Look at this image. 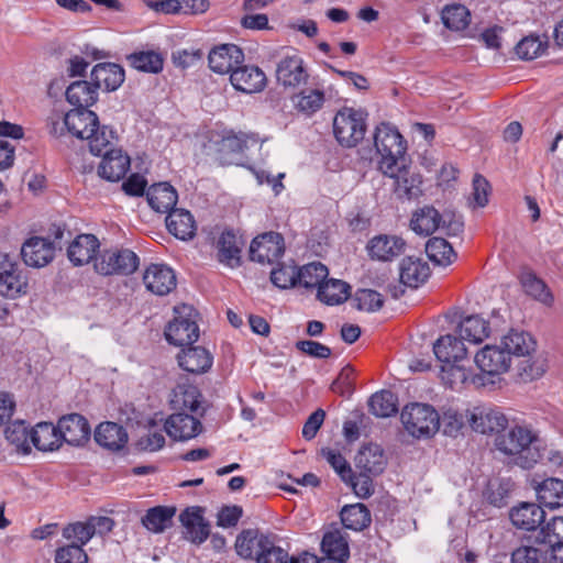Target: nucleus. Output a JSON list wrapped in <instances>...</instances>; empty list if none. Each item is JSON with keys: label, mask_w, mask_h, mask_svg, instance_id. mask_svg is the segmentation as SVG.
Returning a JSON list of instances; mask_svg holds the SVG:
<instances>
[{"label": "nucleus", "mask_w": 563, "mask_h": 563, "mask_svg": "<svg viewBox=\"0 0 563 563\" xmlns=\"http://www.w3.org/2000/svg\"><path fill=\"white\" fill-rule=\"evenodd\" d=\"M495 449L510 463L525 468H532L543 455V443L537 431L523 424L511 426L497 434Z\"/></svg>", "instance_id": "nucleus-1"}, {"label": "nucleus", "mask_w": 563, "mask_h": 563, "mask_svg": "<svg viewBox=\"0 0 563 563\" xmlns=\"http://www.w3.org/2000/svg\"><path fill=\"white\" fill-rule=\"evenodd\" d=\"M67 132L73 136L86 140L89 151L99 156L107 146H111L115 135L112 129L100 125L98 115L88 109L75 108L65 113Z\"/></svg>", "instance_id": "nucleus-2"}, {"label": "nucleus", "mask_w": 563, "mask_h": 563, "mask_svg": "<svg viewBox=\"0 0 563 563\" xmlns=\"http://www.w3.org/2000/svg\"><path fill=\"white\" fill-rule=\"evenodd\" d=\"M374 145L379 157L377 166L382 173H391L395 166L406 164V142L398 130L389 123L376 126Z\"/></svg>", "instance_id": "nucleus-3"}, {"label": "nucleus", "mask_w": 563, "mask_h": 563, "mask_svg": "<svg viewBox=\"0 0 563 563\" xmlns=\"http://www.w3.org/2000/svg\"><path fill=\"white\" fill-rule=\"evenodd\" d=\"M400 419L405 430L417 439L431 438L440 429V415L429 404L406 405L400 413Z\"/></svg>", "instance_id": "nucleus-4"}, {"label": "nucleus", "mask_w": 563, "mask_h": 563, "mask_svg": "<svg viewBox=\"0 0 563 563\" xmlns=\"http://www.w3.org/2000/svg\"><path fill=\"white\" fill-rule=\"evenodd\" d=\"M365 131V113L362 110L345 107L333 119V133L342 146H355L363 140Z\"/></svg>", "instance_id": "nucleus-5"}, {"label": "nucleus", "mask_w": 563, "mask_h": 563, "mask_svg": "<svg viewBox=\"0 0 563 563\" xmlns=\"http://www.w3.org/2000/svg\"><path fill=\"white\" fill-rule=\"evenodd\" d=\"M177 314L165 330L166 340L176 345L185 346L192 344L199 338V328L195 320V311L191 307H175Z\"/></svg>", "instance_id": "nucleus-6"}, {"label": "nucleus", "mask_w": 563, "mask_h": 563, "mask_svg": "<svg viewBox=\"0 0 563 563\" xmlns=\"http://www.w3.org/2000/svg\"><path fill=\"white\" fill-rule=\"evenodd\" d=\"M139 257L130 250H106L95 261V269L103 276L129 275L136 271Z\"/></svg>", "instance_id": "nucleus-7"}, {"label": "nucleus", "mask_w": 563, "mask_h": 563, "mask_svg": "<svg viewBox=\"0 0 563 563\" xmlns=\"http://www.w3.org/2000/svg\"><path fill=\"white\" fill-rule=\"evenodd\" d=\"M466 420L473 431L482 434L501 433L508 426L505 413L495 407L482 405L466 411Z\"/></svg>", "instance_id": "nucleus-8"}, {"label": "nucleus", "mask_w": 563, "mask_h": 563, "mask_svg": "<svg viewBox=\"0 0 563 563\" xmlns=\"http://www.w3.org/2000/svg\"><path fill=\"white\" fill-rule=\"evenodd\" d=\"M477 368L495 383V377L508 372L511 366L510 356L505 351L501 342L499 344H486L474 356Z\"/></svg>", "instance_id": "nucleus-9"}, {"label": "nucleus", "mask_w": 563, "mask_h": 563, "mask_svg": "<svg viewBox=\"0 0 563 563\" xmlns=\"http://www.w3.org/2000/svg\"><path fill=\"white\" fill-rule=\"evenodd\" d=\"M27 287V278L19 263L8 254H0V295L14 299L25 295Z\"/></svg>", "instance_id": "nucleus-10"}, {"label": "nucleus", "mask_w": 563, "mask_h": 563, "mask_svg": "<svg viewBox=\"0 0 563 563\" xmlns=\"http://www.w3.org/2000/svg\"><path fill=\"white\" fill-rule=\"evenodd\" d=\"M284 239L279 233L268 232L256 236L250 246V257L260 264H272L284 254Z\"/></svg>", "instance_id": "nucleus-11"}, {"label": "nucleus", "mask_w": 563, "mask_h": 563, "mask_svg": "<svg viewBox=\"0 0 563 563\" xmlns=\"http://www.w3.org/2000/svg\"><path fill=\"white\" fill-rule=\"evenodd\" d=\"M383 174L394 179V191L399 198L411 200L422 195L421 176L410 169L408 159L404 166H395L391 173Z\"/></svg>", "instance_id": "nucleus-12"}, {"label": "nucleus", "mask_w": 563, "mask_h": 563, "mask_svg": "<svg viewBox=\"0 0 563 563\" xmlns=\"http://www.w3.org/2000/svg\"><path fill=\"white\" fill-rule=\"evenodd\" d=\"M244 60L242 49L234 44H222L212 48L208 55L209 67L213 73L232 74Z\"/></svg>", "instance_id": "nucleus-13"}, {"label": "nucleus", "mask_w": 563, "mask_h": 563, "mask_svg": "<svg viewBox=\"0 0 563 563\" xmlns=\"http://www.w3.org/2000/svg\"><path fill=\"white\" fill-rule=\"evenodd\" d=\"M277 81L289 88H296L307 84L309 74L306 69L303 59L297 55L284 56L276 67Z\"/></svg>", "instance_id": "nucleus-14"}, {"label": "nucleus", "mask_w": 563, "mask_h": 563, "mask_svg": "<svg viewBox=\"0 0 563 563\" xmlns=\"http://www.w3.org/2000/svg\"><path fill=\"white\" fill-rule=\"evenodd\" d=\"M143 283L148 291L156 296L168 295L176 288L174 271L164 264H151L143 274Z\"/></svg>", "instance_id": "nucleus-15"}, {"label": "nucleus", "mask_w": 563, "mask_h": 563, "mask_svg": "<svg viewBox=\"0 0 563 563\" xmlns=\"http://www.w3.org/2000/svg\"><path fill=\"white\" fill-rule=\"evenodd\" d=\"M21 255L27 266L41 268L53 261L55 246L48 239L34 236L24 242Z\"/></svg>", "instance_id": "nucleus-16"}, {"label": "nucleus", "mask_w": 563, "mask_h": 563, "mask_svg": "<svg viewBox=\"0 0 563 563\" xmlns=\"http://www.w3.org/2000/svg\"><path fill=\"white\" fill-rule=\"evenodd\" d=\"M179 520L185 529V539L194 544L203 543L210 536V526L203 518V509L200 507H189L185 509Z\"/></svg>", "instance_id": "nucleus-17"}, {"label": "nucleus", "mask_w": 563, "mask_h": 563, "mask_svg": "<svg viewBox=\"0 0 563 563\" xmlns=\"http://www.w3.org/2000/svg\"><path fill=\"white\" fill-rule=\"evenodd\" d=\"M166 433L176 441H188L202 431V424L197 417L184 412L170 415L164 424Z\"/></svg>", "instance_id": "nucleus-18"}, {"label": "nucleus", "mask_w": 563, "mask_h": 563, "mask_svg": "<svg viewBox=\"0 0 563 563\" xmlns=\"http://www.w3.org/2000/svg\"><path fill=\"white\" fill-rule=\"evenodd\" d=\"M406 242L397 235L379 234L367 243V252L372 260L389 262L405 252Z\"/></svg>", "instance_id": "nucleus-19"}, {"label": "nucleus", "mask_w": 563, "mask_h": 563, "mask_svg": "<svg viewBox=\"0 0 563 563\" xmlns=\"http://www.w3.org/2000/svg\"><path fill=\"white\" fill-rule=\"evenodd\" d=\"M57 427L62 442L65 441L70 445H82L90 435V427L87 420L78 413H70L60 418Z\"/></svg>", "instance_id": "nucleus-20"}, {"label": "nucleus", "mask_w": 563, "mask_h": 563, "mask_svg": "<svg viewBox=\"0 0 563 563\" xmlns=\"http://www.w3.org/2000/svg\"><path fill=\"white\" fill-rule=\"evenodd\" d=\"M103 158L98 167L100 177L109 181H119L130 168V157L121 150L107 146L101 155Z\"/></svg>", "instance_id": "nucleus-21"}, {"label": "nucleus", "mask_w": 563, "mask_h": 563, "mask_svg": "<svg viewBox=\"0 0 563 563\" xmlns=\"http://www.w3.org/2000/svg\"><path fill=\"white\" fill-rule=\"evenodd\" d=\"M232 86L242 92L254 93L262 91L266 86L264 71L256 66H236L230 75Z\"/></svg>", "instance_id": "nucleus-22"}, {"label": "nucleus", "mask_w": 563, "mask_h": 563, "mask_svg": "<svg viewBox=\"0 0 563 563\" xmlns=\"http://www.w3.org/2000/svg\"><path fill=\"white\" fill-rule=\"evenodd\" d=\"M170 405L175 410H189L198 416L206 411L199 389L190 384H178L173 389Z\"/></svg>", "instance_id": "nucleus-23"}, {"label": "nucleus", "mask_w": 563, "mask_h": 563, "mask_svg": "<svg viewBox=\"0 0 563 563\" xmlns=\"http://www.w3.org/2000/svg\"><path fill=\"white\" fill-rule=\"evenodd\" d=\"M430 276V268L420 257L407 256L399 264V279L404 286L418 288Z\"/></svg>", "instance_id": "nucleus-24"}, {"label": "nucleus", "mask_w": 563, "mask_h": 563, "mask_svg": "<svg viewBox=\"0 0 563 563\" xmlns=\"http://www.w3.org/2000/svg\"><path fill=\"white\" fill-rule=\"evenodd\" d=\"M271 536L261 533L256 529H246L238 534L235 540L236 554L244 560L257 561L258 553L264 550Z\"/></svg>", "instance_id": "nucleus-25"}, {"label": "nucleus", "mask_w": 563, "mask_h": 563, "mask_svg": "<svg viewBox=\"0 0 563 563\" xmlns=\"http://www.w3.org/2000/svg\"><path fill=\"white\" fill-rule=\"evenodd\" d=\"M544 510L534 503H521L510 511V520L518 529L532 531L544 521Z\"/></svg>", "instance_id": "nucleus-26"}, {"label": "nucleus", "mask_w": 563, "mask_h": 563, "mask_svg": "<svg viewBox=\"0 0 563 563\" xmlns=\"http://www.w3.org/2000/svg\"><path fill=\"white\" fill-rule=\"evenodd\" d=\"M179 366L192 374H202L212 366V355L208 350L201 346H191L183 349L177 355Z\"/></svg>", "instance_id": "nucleus-27"}, {"label": "nucleus", "mask_w": 563, "mask_h": 563, "mask_svg": "<svg viewBox=\"0 0 563 563\" xmlns=\"http://www.w3.org/2000/svg\"><path fill=\"white\" fill-rule=\"evenodd\" d=\"M91 79L98 89L117 90L124 81V69L113 63L96 65L91 70Z\"/></svg>", "instance_id": "nucleus-28"}, {"label": "nucleus", "mask_w": 563, "mask_h": 563, "mask_svg": "<svg viewBox=\"0 0 563 563\" xmlns=\"http://www.w3.org/2000/svg\"><path fill=\"white\" fill-rule=\"evenodd\" d=\"M433 352L441 363H460L466 357V349L462 339L446 334L433 343Z\"/></svg>", "instance_id": "nucleus-29"}, {"label": "nucleus", "mask_w": 563, "mask_h": 563, "mask_svg": "<svg viewBox=\"0 0 563 563\" xmlns=\"http://www.w3.org/2000/svg\"><path fill=\"white\" fill-rule=\"evenodd\" d=\"M98 249L99 241L95 235L80 234L68 246L67 255L74 265L81 266L95 257Z\"/></svg>", "instance_id": "nucleus-30"}, {"label": "nucleus", "mask_w": 563, "mask_h": 563, "mask_svg": "<svg viewBox=\"0 0 563 563\" xmlns=\"http://www.w3.org/2000/svg\"><path fill=\"white\" fill-rule=\"evenodd\" d=\"M500 342L510 358L512 356L521 358L537 352V341L528 332L510 331L501 338Z\"/></svg>", "instance_id": "nucleus-31"}, {"label": "nucleus", "mask_w": 563, "mask_h": 563, "mask_svg": "<svg viewBox=\"0 0 563 563\" xmlns=\"http://www.w3.org/2000/svg\"><path fill=\"white\" fill-rule=\"evenodd\" d=\"M95 440L106 449L118 451L128 442V433L122 426L107 421L96 428Z\"/></svg>", "instance_id": "nucleus-32"}, {"label": "nucleus", "mask_w": 563, "mask_h": 563, "mask_svg": "<svg viewBox=\"0 0 563 563\" xmlns=\"http://www.w3.org/2000/svg\"><path fill=\"white\" fill-rule=\"evenodd\" d=\"M146 198L152 209L169 213L177 203L178 195L168 183H159L148 188Z\"/></svg>", "instance_id": "nucleus-33"}, {"label": "nucleus", "mask_w": 563, "mask_h": 563, "mask_svg": "<svg viewBox=\"0 0 563 563\" xmlns=\"http://www.w3.org/2000/svg\"><path fill=\"white\" fill-rule=\"evenodd\" d=\"M168 231L179 240L187 241L195 236L196 222L192 214L185 209H174L166 218Z\"/></svg>", "instance_id": "nucleus-34"}, {"label": "nucleus", "mask_w": 563, "mask_h": 563, "mask_svg": "<svg viewBox=\"0 0 563 563\" xmlns=\"http://www.w3.org/2000/svg\"><path fill=\"white\" fill-rule=\"evenodd\" d=\"M446 223V217H442L433 207L426 206L417 210L411 218V229L421 235H430Z\"/></svg>", "instance_id": "nucleus-35"}, {"label": "nucleus", "mask_w": 563, "mask_h": 563, "mask_svg": "<svg viewBox=\"0 0 563 563\" xmlns=\"http://www.w3.org/2000/svg\"><path fill=\"white\" fill-rule=\"evenodd\" d=\"M31 442L38 451H54L59 449L62 440L58 427L51 422H40L31 429Z\"/></svg>", "instance_id": "nucleus-36"}, {"label": "nucleus", "mask_w": 563, "mask_h": 563, "mask_svg": "<svg viewBox=\"0 0 563 563\" xmlns=\"http://www.w3.org/2000/svg\"><path fill=\"white\" fill-rule=\"evenodd\" d=\"M66 98L76 108L88 109L98 99V88L93 81L77 80L68 86Z\"/></svg>", "instance_id": "nucleus-37"}, {"label": "nucleus", "mask_w": 563, "mask_h": 563, "mask_svg": "<svg viewBox=\"0 0 563 563\" xmlns=\"http://www.w3.org/2000/svg\"><path fill=\"white\" fill-rule=\"evenodd\" d=\"M385 464L383 450L375 444L362 448L355 457L356 467L361 472L372 475L380 474L385 468Z\"/></svg>", "instance_id": "nucleus-38"}, {"label": "nucleus", "mask_w": 563, "mask_h": 563, "mask_svg": "<svg viewBox=\"0 0 563 563\" xmlns=\"http://www.w3.org/2000/svg\"><path fill=\"white\" fill-rule=\"evenodd\" d=\"M457 332L462 340L478 344L489 336L490 328L479 316H468L460 322Z\"/></svg>", "instance_id": "nucleus-39"}, {"label": "nucleus", "mask_w": 563, "mask_h": 563, "mask_svg": "<svg viewBox=\"0 0 563 563\" xmlns=\"http://www.w3.org/2000/svg\"><path fill=\"white\" fill-rule=\"evenodd\" d=\"M538 500L543 506L555 509L563 506V481L555 477L544 479L534 486Z\"/></svg>", "instance_id": "nucleus-40"}, {"label": "nucleus", "mask_w": 563, "mask_h": 563, "mask_svg": "<svg viewBox=\"0 0 563 563\" xmlns=\"http://www.w3.org/2000/svg\"><path fill=\"white\" fill-rule=\"evenodd\" d=\"M175 514V507L156 506L150 508L141 521L148 531L162 533L172 526Z\"/></svg>", "instance_id": "nucleus-41"}, {"label": "nucleus", "mask_w": 563, "mask_h": 563, "mask_svg": "<svg viewBox=\"0 0 563 563\" xmlns=\"http://www.w3.org/2000/svg\"><path fill=\"white\" fill-rule=\"evenodd\" d=\"M349 284L340 279H328L323 285H320L317 292L318 299L329 306L344 302L349 298Z\"/></svg>", "instance_id": "nucleus-42"}, {"label": "nucleus", "mask_w": 563, "mask_h": 563, "mask_svg": "<svg viewBox=\"0 0 563 563\" xmlns=\"http://www.w3.org/2000/svg\"><path fill=\"white\" fill-rule=\"evenodd\" d=\"M240 253L241 249L236 235L230 231L223 232L218 241L219 261L229 267L239 266Z\"/></svg>", "instance_id": "nucleus-43"}, {"label": "nucleus", "mask_w": 563, "mask_h": 563, "mask_svg": "<svg viewBox=\"0 0 563 563\" xmlns=\"http://www.w3.org/2000/svg\"><path fill=\"white\" fill-rule=\"evenodd\" d=\"M426 253L429 260L439 266H448L456 258L451 244L442 238L430 239L426 244Z\"/></svg>", "instance_id": "nucleus-44"}, {"label": "nucleus", "mask_w": 563, "mask_h": 563, "mask_svg": "<svg viewBox=\"0 0 563 563\" xmlns=\"http://www.w3.org/2000/svg\"><path fill=\"white\" fill-rule=\"evenodd\" d=\"M324 101V92L320 89H305L292 97L295 108L306 115H312L318 112Z\"/></svg>", "instance_id": "nucleus-45"}, {"label": "nucleus", "mask_w": 563, "mask_h": 563, "mask_svg": "<svg viewBox=\"0 0 563 563\" xmlns=\"http://www.w3.org/2000/svg\"><path fill=\"white\" fill-rule=\"evenodd\" d=\"M341 521L345 528L361 531L371 523V515L363 504L347 505L341 510Z\"/></svg>", "instance_id": "nucleus-46"}, {"label": "nucleus", "mask_w": 563, "mask_h": 563, "mask_svg": "<svg viewBox=\"0 0 563 563\" xmlns=\"http://www.w3.org/2000/svg\"><path fill=\"white\" fill-rule=\"evenodd\" d=\"M298 271V285L305 288H318L327 282L328 267L319 262L303 265Z\"/></svg>", "instance_id": "nucleus-47"}, {"label": "nucleus", "mask_w": 563, "mask_h": 563, "mask_svg": "<svg viewBox=\"0 0 563 563\" xmlns=\"http://www.w3.org/2000/svg\"><path fill=\"white\" fill-rule=\"evenodd\" d=\"M547 371V361L537 352L529 356H523L518 362L517 373L523 382H532L540 378Z\"/></svg>", "instance_id": "nucleus-48"}, {"label": "nucleus", "mask_w": 563, "mask_h": 563, "mask_svg": "<svg viewBox=\"0 0 563 563\" xmlns=\"http://www.w3.org/2000/svg\"><path fill=\"white\" fill-rule=\"evenodd\" d=\"M4 435L18 452L23 454L31 452V430L24 421L18 420L7 426Z\"/></svg>", "instance_id": "nucleus-49"}, {"label": "nucleus", "mask_w": 563, "mask_h": 563, "mask_svg": "<svg viewBox=\"0 0 563 563\" xmlns=\"http://www.w3.org/2000/svg\"><path fill=\"white\" fill-rule=\"evenodd\" d=\"M369 410L373 415L380 418H387L398 411L397 397L389 390L375 393L368 401Z\"/></svg>", "instance_id": "nucleus-50"}, {"label": "nucleus", "mask_w": 563, "mask_h": 563, "mask_svg": "<svg viewBox=\"0 0 563 563\" xmlns=\"http://www.w3.org/2000/svg\"><path fill=\"white\" fill-rule=\"evenodd\" d=\"M247 137L245 134H228L222 137L218 144L219 161L221 164L230 165L234 163L231 155L243 152L246 147Z\"/></svg>", "instance_id": "nucleus-51"}, {"label": "nucleus", "mask_w": 563, "mask_h": 563, "mask_svg": "<svg viewBox=\"0 0 563 563\" xmlns=\"http://www.w3.org/2000/svg\"><path fill=\"white\" fill-rule=\"evenodd\" d=\"M321 549L325 556L334 559L349 558V544L340 531H331L323 536Z\"/></svg>", "instance_id": "nucleus-52"}, {"label": "nucleus", "mask_w": 563, "mask_h": 563, "mask_svg": "<svg viewBox=\"0 0 563 563\" xmlns=\"http://www.w3.org/2000/svg\"><path fill=\"white\" fill-rule=\"evenodd\" d=\"M130 64L133 68L157 74L163 69V57L155 52H139L129 56Z\"/></svg>", "instance_id": "nucleus-53"}, {"label": "nucleus", "mask_w": 563, "mask_h": 563, "mask_svg": "<svg viewBox=\"0 0 563 563\" xmlns=\"http://www.w3.org/2000/svg\"><path fill=\"white\" fill-rule=\"evenodd\" d=\"M442 21L448 29L461 31L470 23V12L462 4L446 5L442 11Z\"/></svg>", "instance_id": "nucleus-54"}, {"label": "nucleus", "mask_w": 563, "mask_h": 563, "mask_svg": "<svg viewBox=\"0 0 563 563\" xmlns=\"http://www.w3.org/2000/svg\"><path fill=\"white\" fill-rule=\"evenodd\" d=\"M521 284L525 291L543 303H550L552 301V295L548 290L547 285L543 280L538 278L532 273H525L521 276Z\"/></svg>", "instance_id": "nucleus-55"}, {"label": "nucleus", "mask_w": 563, "mask_h": 563, "mask_svg": "<svg viewBox=\"0 0 563 563\" xmlns=\"http://www.w3.org/2000/svg\"><path fill=\"white\" fill-rule=\"evenodd\" d=\"M470 375V371L460 363H443L441 367V379L450 388L462 386Z\"/></svg>", "instance_id": "nucleus-56"}, {"label": "nucleus", "mask_w": 563, "mask_h": 563, "mask_svg": "<svg viewBox=\"0 0 563 563\" xmlns=\"http://www.w3.org/2000/svg\"><path fill=\"white\" fill-rule=\"evenodd\" d=\"M353 302L357 310L374 312L383 307V296L373 289H358L353 296Z\"/></svg>", "instance_id": "nucleus-57"}, {"label": "nucleus", "mask_w": 563, "mask_h": 563, "mask_svg": "<svg viewBox=\"0 0 563 563\" xmlns=\"http://www.w3.org/2000/svg\"><path fill=\"white\" fill-rule=\"evenodd\" d=\"M63 537L67 540H71L73 545H79L82 548L92 539L93 530H91L88 520L85 522L77 521L67 525L63 529Z\"/></svg>", "instance_id": "nucleus-58"}, {"label": "nucleus", "mask_w": 563, "mask_h": 563, "mask_svg": "<svg viewBox=\"0 0 563 563\" xmlns=\"http://www.w3.org/2000/svg\"><path fill=\"white\" fill-rule=\"evenodd\" d=\"M547 47L538 36H526L515 47L519 58L530 60L540 56Z\"/></svg>", "instance_id": "nucleus-59"}, {"label": "nucleus", "mask_w": 563, "mask_h": 563, "mask_svg": "<svg viewBox=\"0 0 563 563\" xmlns=\"http://www.w3.org/2000/svg\"><path fill=\"white\" fill-rule=\"evenodd\" d=\"M271 280L280 289L295 287L298 285V271L292 265H280L271 272Z\"/></svg>", "instance_id": "nucleus-60"}, {"label": "nucleus", "mask_w": 563, "mask_h": 563, "mask_svg": "<svg viewBox=\"0 0 563 563\" xmlns=\"http://www.w3.org/2000/svg\"><path fill=\"white\" fill-rule=\"evenodd\" d=\"M256 563H290V556L271 537L266 545L264 544V550L258 553Z\"/></svg>", "instance_id": "nucleus-61"}, {"label": "nucleus", "mask_w": 563, "mask_h": 563, "mask_svg": "<svg viewBox=\"0 0 563 563\" xmlns=\"http://www.w3.org/2000/svg\"><path fill=\"white\" fill-rule=\"evenodd\" d=\"M542 542L550 548L563 545V517H554L541 528Z\"/></svg>", "instance_id": "nucleus-62"}, {"label": "nucleus", "mask_w": 563, "mask_h": 563, "mask_svg": "<svg viewBox=\"0 0 563 563\" xmlns=\"http://www.w3.org/2000/svg\"><path fill=\"white\" fill-rule=\"evenodd\" d=\"M511 489V484L507 481L494 479L490 481L486 489V498L489 504L496 507H503L506 504Z\"/></svg>", "instance_id": "nucleus-63"}, {"label": "nucleus", "mask_w": 563, "mask_h": 563, "mask_svg": "<svg viewBox=\"0 0 563 563\" xmlns=\"http://www.w3.org/2000/svg\"><path fill=\"white\" fill-rule=\"evenodd\" d=\"M547 551L533 547H520L511 554V563H545Z\"/></svg>", "instance_id": "nucleus-64"}]
</instances>
